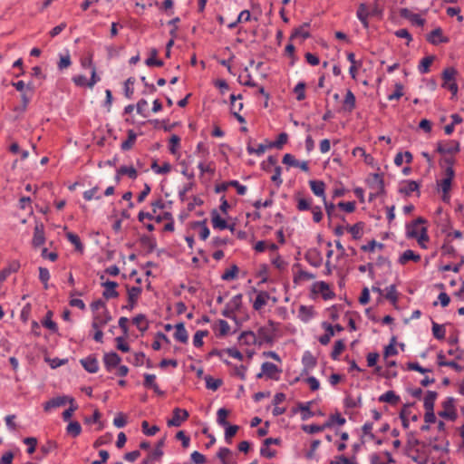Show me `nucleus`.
<instances>
[{
    "label": "nucleus",
    "instance_id": "1",
    "mask_svg": "<svg viewBox=\"0 0 464 464\" xmlns=\"http://www.w3.org/2000/svg\"><path fill=\"white\" fill-rule=\"evenodd\" d=\"M268 324L270 327L262 326L257 330L256 337H257V343L256 344H263V343H269L272 344L275 340V334L276 331V323L272 320L268 321Z\"/></svg>",
    "mask_w": 464,
    "mask_h": 464
},
{
    "label": "nucleus",
    "instance_id": "2",
    "mask_svg": "<svg viewBox=\"0 0 464 464\" xmlns=\"http://www.w3.org/2000/svg\"><path fill=\"white\" fill-rule=\"evenodd\" d=\"M282 370L279 369L275 363L265 362L261 365V372L256 374L257 379L266 376L267 379L277 381Z\"/></svg>",
    "mask_w": 464,
    "mask_h": 464
},
{
    "label": "nucleus",
    "instance_id": "3",
    "mask_svg": "<svg viewBox=\"0 0 464 464\" xmlns=\"http://www.w3.org/2000/svg\"><path fill=\"white\" fill-rule=\"evenodd\" d=\"M189 417V413L185 409L174 408L172 411V418L168 420L167 425L169 427H179L183 421H186Z\"/></svg>",
    "mask_w": 464,
    "mask_h": 464
},
{
    "label": "nucleus",
    "instance_id": "4",
    "mask_svg": "<svg viewBox=\"0 0 464 464\" xmlns=\"http://www.w3.org/2000/svg\"><path fill=\"white\" fill-rule=\"evenodd\" d=\"M454 402V398L448 397L442 403V407L444 410L439 412V416L450 420H454L457 418Z\"/></svg>",
    "mask_w": 464,
    "mask_h": 464
},
{
    "label": "nucleus",
    "instance_id": "5",
    "mask_svg": "<svg viewBox=\"0 0 464 464\" xmlns=\"http://www.w3.org/2000/svg\"><path fill=\"white\" fill-rule=\"evenodd\" d=\"M312 292L314 294L321 293L324 300H330L335 296V294L330 289L329 285L324 281L315 282L312 286Z\"/></svg>",
    "mask_w": 464,
    "mask_h": 464
},
{
    "label": "nucleus",
    "instance_id": "6",
    "mask_svg": "<svg viewBox=\"0 0 464 464\" xmlns=\"http://www.w3.org/2000/svg\"><path fill=\"white\" fill-rule=\"evenodd\" d=\"M437 152L440 154H455L460 151L459 142L457 140H450L446 144L442 141L437 143Z\"/></svg>",
    "mask_w": 464,
    "mask_h": 464
},
{
    "label": "nucleus",
    "instance_id": "7",
    "mask_svg": "<svg viewBox=\"0 0 464 464\" xmlns=\"http://www.w3.org/2000/svg\"><path fill=\"white\" fill-rule=\"evenodd\" d=\"M128 292V304L122 306V309H127L131 311L137 304L139 296L140 295L142 289L140 286H131L129 287L127 285Z\"/></svg>",
    "mask_w": 464,
    "mask_h": 464
},
{
    "label": "nucleus",
    "instance_id": "8",
    "mask_svg": "<svg viewBox=\"0 0 464 464\" xmlns=\"http://www.w3.org/2000/svg\"><path fill=\"white\" fill-rule=\"evenodd\" d=\"M164 444L165 439L163 438L157 442L155 450L142 459L141 464H154L156 460H160L163 456L162 447Z\"/></svg>",
    "mask_w": 464,
    "mask_h": 464
},
{
    "label": "nucleus",
    "instance_id": "9",
    "mask_svg": "<svg viewBox=\"0 0 464 464\" xmlns=\"http://www.w3.org/2000/svg\"><path fill=\"white\" fill-rule=\"evenodd\" d=\"M70 400H74L72 397L63 395L57 396L45 401L44 404V410L49 411L51 409L64 406L67 402L70 403Z\"/></svg>",
    "mask_w": 464,
    "mask_h": 464
},
{
    "label": "nucleus",
    "instance_id": "10",
    "mask_svg": "<svg viewBox=\"0 0 464 464\" xmlns=\"http://www.w3.org/2000/svg\"><path fill=\"white\" fill-rule=\"evenodd\" d=\"M112 320V317L107 308L102 314H96L93 316L92 327L98 329L105 326L109 322Z\"/></svg>",
    "mask_w": 464,
    "mask_h": 464
},
{
    "label": "nucleus",
    "instance_id": "11",
    "mask_svg": "<svg viewBox=\"0 0 464 464\" xmlns=\"http://www.w3.org/2000/svg\"><path fill=\"white\" fill-rule=\"evenodd\" d=\"M121 361V358L115 352L106 353L103 355V363H104L105 369L108 372H111L114 368L118 367Z\"/></svg>",
    "mask_w": 464,
    "mask_h": 464
},
{
    "label": "nucleus",
    "instance_id": "12",
    "mask_svg": "<svg viewBox=\"0 0 464 464\" xmlns=\"http://www.w3.org/2000/svg\"><path fill=\"white\" fill-rule=\"evenodd\" d=\"M304 259L314 267H319L323 263L322 255L316 248L308 249L304 255Z\"/></svg>",
    "mask_w": 464,
    "mask_h": 464
},
{
    "label": "nucleus",
    "instance_id": "13",
    "mask_svg": "<svg viewBox=\"0 0 464 464\" xmlns=\"http://www.w3.org/2000/svg\"><path fill=\"white\" fill-rule=\"evenodd\" d=\"M80 363L84 370L90 373H95L99 370V362L95 355L91 354L80 360Z\"/></svg>",
    "mask_w": 464,
    "mask_h": 464
},
{
    "label": "nucleus",
    "instance_id": "14",
    "mask_svg": "<svg viewBox=\"0 0 464 464\" xmlns=\"http://www.w3.org/2000/svg\"><path fill=\"white\" fill-rule=\"evenodd\" d=\"M45 242L44 226L43 223H36L34 229L32 244L34 247L44 245Z\"/></svg>",
    "mask_w": 464,
    "mask_h": 464
},
{
    "label": "nucleus",
    "instance_id": "15",
    "mask_svg": "<svg viewBox=\"0 0 464 464\" xmlns=\"http://www.w3.org/2000/svg\"><path fill=\"white\" fill-rule=\"evenodd\" d=\"M427 41L433 45H438L440 43H448L449 38L443 36V32L440 27H437L427 35Z\"/></svg>",
    "mask_w": 464,
    "mask_h": 464
},
{
    "label": "nucleus",
    "instance_id": "16",
    "mask_svg": "<svg viewBox=\"0 0 464 464\" xmlns=\"http://www.w3.org/2000/svg\"><path fill=\"white\" fill-rule=\"evenodd\" d=\"M357 18L360 20L365 29L369 27L368 18L371 16V12L366 4L361 3L356 12Z\"/></svg>",
    "mask_w": 464,
    "mask_h": 464
},
{
    "label": "nucleus",
    "instance_id": "17",
    "mask_svg": "<svg viewBox=\"0 0 464 464\" xmlns=\"http://www.w3.org/2000/svg\"><path fill=\"white\" fill-rule=\"evenodd\" d=\"M295 199L296 200V208L299 211H306L311 210L313 208L312 206V198H306L302 197L301 192H297L295 194Z\"/></svg>",
    "mask_w": 464,
    "mask_h": 464
},
{
    "label": "nucleus",
    "instance_id": "18",
    "mask_svg": "<svg viewBox=\"0 0 464 464\" xmlns=\"http://www.w3.org/2000/svg\"><path fill=\"white\" fill-rule=\"evenodd\" d=\"M309 185L313 193L317 196L325 198V183L323 180L313 179L309 181Z\"/></svg>",
    "mask_w": 464,
    "mask_h": 464
},
{
    "label": "nucleus",
    "instance_id": "19",
    "mask_svg": "<svg viewBox=\"0 0 464 464\" xmlns=\"http://www.w3.org/2000/svg\"><path fill=\"white\" fill-rule=\"evenodd\" d=\"M427 220L421 217L416 218L411 223L408 224L406 226L407 228V237L409 238H415L418 237L419 231L417 230V227L420 224H425Z\"/></svg>",
    "mask_w": 464,
    "mask_h": 464
},
{
    "label": "nucleus",
    "instance_id": "20",
    "mask_svg": "<svg viewBox=\"0 0 464 464\" xmlns=\"http://www.w3.org/2000/svg\"><path fill=\"white\" fill-rule=\"evenodd\" d=\"M347 60L351 63V66L349 68V73H350L351 77L353 80H355L358 69L362 66V61L355 60V54L353 53H347Z\"/></svg>",
    "mask_w": 464,
    "mask_h": 464
},
{
    "label": "nucleus",
    "instance_id": "21",
    "mask_svg": "<svg viewBox=\"0 0 464 464\" xmlns=\"http://www.w3.org/2000/svg\"><path fill=\"white\" fill-rule=\"evenodd\" d=\"M210 215L212 226L214 228L223 230L228 227L227 221L220 217L218 211L216 208L211 210Z\"/></svg>",
    "mask_w": 464,
    "mask_h": 464
},
{
    "label": "nucleus",
    "instance_id": "22",
    "mask_svg": "<svg viewBox=\"0 0 464 464\" xmlns=\"http://www.w3.org/2000/svg\"><path fill=\"white\" fill-rule=\"evenodd\" d=\"M238 341L246 345H254L257 343V337L252 331H244L238 336Z\"/></svg>",
    "mask_w": 464,
    "mask_h": 464
},
{
    "label": "nucleus",
    "instance_id": "23",
    "mask_svg": "<svg viewBox=\"0 0 464 464\" xmlns=\"http://www.w3.org/2000/svg\"><path fill=\"white\" fill-rule=\"evenodd\" d=\"M458 71L454 67H447L443 70L441 77L443 80L442 87L448 85L450 82H456V75Z\"/></svg>",
    "mask_w": 464,
    "mask_h": 464
},
{
    "label": "nucleus",
    "instance_id": "24",
    "mask_svg": "<svg viewBox=\"0 0 464 464\" xmlns=\"http://www.w3.org/2000/svg\"><path fill=\"white\" fill-rule=\"evenodd\" d=\"M53 313L51 310L47 311L41 324L52 333L56 334L58 332V325L54 321H53Z\"/></svg>",
    "mask_w": 464,
    "mask_h": 464
},
{
    "label": "nucleus",
    "instance_id": "25",
    "mask_svg": "<svg viewBox=\"0 0 464 464\" xmlns=\"http://www.w3.org/2000/svg\"><path fill=\"white\" fill-rule=\"evenodd\" d=\"M406 185L399 188V192L405 196H410L412 192H418L420 195V184L415 180H406Z\"/></svg>",
    "mask_w": 464,
    "mask_h": 464
},
{
    "label": "nucleus",
    "instance_id": "26",
    "mask_svg": "<svg viewBox=\"0 0 464 464\" xmlns=\"http://www.w3.org/2000/svg\"><path fill=\"white\" fill-rule=\"evenodd\" d=\"M378 401L380 402H387L391 405H397L401 401V397L397 395L393 391H388L382 394Z\"/></svg>",
    "mask_w": 464,
    "mask_h": 464
},
{
    "label": "nucleus",
    "instance_id": "27",
    "mask_svg": "<svg viewBox=\"0 0 464 464\" xmlns=\"http://www.w3.org/2000/svg\"><path fill=\"white\" fill-rule=\"evenodd\" d=\"M309 27H310V23H304L302 25L295 28L290 36V40H293L294 38H296L298 36L302 37L304 40L310 38L311 34H310L309 31L307 30V28H309Z\"/></svg>",
    "mask_w": 464,
    "mask_h": 464
},
{
    "label": "nucleus",
    "instance_id": "28",
    "mask_svg": "<svg viewBox=\"0 0 464 464\" xmlns=\"http://www.w3.org/2000/svg\"><path fill=\"white\" fill-rule=\"evenodd\" d=\"M420 256L414 251L408 249L405 250L399 257L398 262L401 265H405L408 261L419 262Z\"/></svg>",
    "mask_w": 464,
    "mask_h": 464
},
{
    "label": "nucleus",
    "instance_id": "29",
    "mask_svg": "<svg viewBox=\"0 0 464 464\" xmlns=\"http://www.w3.org/2000/svg\"><path fill=\"white\" fill-rule=\"evenodd\" d=\"M175 327L176 332L174 334V338L182 343H186L188 340V334L185 328L184 323H179Z\"/></svg>",
    "mask_w": 464,
    "mask_h": 464
},
{
    "label": "nucleus",
    "instance_id": "30",
    "mask_svg": "<svg viewBox=\"0 0 464 464\" xmlns=\"http://www.w3.org/2000/svg\"><path fill=\"white\" fill-rule=\"evenodd\" d=\"M345 423V418H343L339 412H336L335 414H331L329 416L328 420L324 422V427H326V429H330L334 427L335 424L343 426Z\"/></svg>",
    "mask_w": 464,
    "mask_h": 464
},
{
    "label": "nucleus",
    "instance_id": "31",
    "mask_svg": "<svg viewBox=\"0 0 464 464\" xmlns=\"http://www.w3.org/2000/svg\"><path fill=\"white\" fill-rule=\"evenodd\" d=\"M356 105L355 95L351 90H347L344 100H343V110L351 112L354 110Z\"/></svg>",
    "mask_w": 464,
    "mask_h": 464
},
{
    "label": "nucleus",
    "instance_id": "32",
    "mask_svg": "<svg viewBox=\"0 0 464 464\" xmlns=\"http://www.w3.org/2000/svg\"><path fill=\"white\" fill-rule=\"evenodd\" d=\"M326 215L330 220L333 218H341L343 221L345 220L344 217L336 212V206L333 202H327L324 200Z\"/></svg>",
    "mask_w": 464,
    "mask_h": 464
},
{
    "label": "nucleus",
    "instance_id": "33",
    "mask_svg": "<svg viewBox=\"0 0 464 464\" xmlns=\"http://www.w3.org/2000/svg\"><path fill=\"white\" fill-rule=\"evenodd\" d=\"M270 295L266 291H260L258 292L254 303H253V308L256 311L260 310L263 306L266 304L267 300L269 299Z\"/></svg>",
    "mask_w": 464,
    "mask_h": 464
},
{
    "label": "nucleus",
    "instance_id": "34",
    "mask_svg": "<svg viewBox=\"0 0 464 464\" xmlns=\"http://www.w3.org/2000/svg\"><path fill=\"white\" fill-rule=\"evenodd\" d=\"M191 227H200L199 237L201 240H206L208 237L210 231L207 226V219L193 222Z\"/></svg>",
    "mask_w": 464,
    "mask_h": 464
},
{
    "label": "nucleus",
    "instance_id": "35",
    "mask_svg": "<svg viewBox=\"0 0 464 464\" xmlns=\"http://www.w3.org/2000/svg\"><path fill=\"white\" fill-rule=\"evenodd\" d=\"M132 323L141 333L146 332L149 328V322L146 319V315L143 314H139L133 317Z\"/></svg>",
    "mask_w": 464,
    "mask_h": 464
},
{
    "label": "nucleus",
    "instance_id": "36",
    "mask_svg": "<svg viewBox=\"0 0 464 464\" xmlns=\"http://www.w3.org/2000/svg\"><path fill=\"white\" fill-rule=\"evenodd\" d=\"M435 60L434 55H428L421 59L418 65V70L420 74H425L430 72V67L432 64L433 61Z\"/></svg>",
    "mask_w": 464,
    "mask_h": 464
},
{
    "label": "nucleus",
    "instance_id": "37",
    "mask_svg": "<svg viewBox=\"0 0 464 464\" xmlns=\"http://www.w3.org/2000/svg\"><path fill=\"white\" fill-rule=\"evenodd\" d=\"M140 242L142 246H145L148 248V253H152L157 246V242H156L155 237H150V236L142 235L140 237Z\"/></svg>",
    "mask_w": 464,
    "mask_h": 464
},
{
    "label": "nucleus",
    "instance_id": "38",
    "mask_svg": "<svg viewBox=\"0 0 464 464\" xmlns=\"http://www.w3.org/2000/svg\"><path fill=\"white\" fill-rule=\"evenodd\" d=\"M363 227V222H357L353 226H347L346 229L352 234L353 238L357 240L360 239L362 236Z\"/></svg>",
    "mask_w": 464,
    "mask_h": 464
},
{
    "label": "nucleus",
    "instance_id": "39",
    "mask_svg": "<svg viewBox=\"0 0 464 464\" xmlns=\"http://www.w3.org/2000/svg\"><path fill=\"white\" fill-rule=\"evenodd\" d=\"M438 393L434 391H428L424 397L423 407L425 410H434L435 401Z\"/></svg>",
    "mask_w": 464,
    "mask_h": 464
},
{
    "label": "nucleus",
    "instance_id": "40",
    "mask_svg": "<svg viewBox=\"0 0 464 464\" xmlns=\"http://www.w3.org/2000/svg\"><path fill=\"white\" fill-rule=\"evenodd\" d=\"M383 175L380 173H372L370 175L368 179V184L371 188H375V187H380L382 189L383 187Z\"/></svg>",
    "mask_w": 464,
    "mask_h": 464
},
{
    "label": "nucleus",
    "instance_id": "41",
    "mask_svg": "<svg viewBox=\"0 0 464 464\" xmlns=\"http://www.w3.org/2000/svg\"><path fill=\"white\" fill-rule=\"evenodd\" d=\"M32 95H29L27 92H24L21 93V101L22 103L19 106H16L14 111L19 112L20 114H23L26 111L28 104L31 102Z\"/></svg>",
    "mask_w": 464,
    "mask_h": 464
},
{
    "label": "nucleus",
    "instance_id": "42",
    "mask_svg": "<svg viewBox=\"0 0 464 464\" xmlns=\"http://www.w3.org/2000/svg\"><path fill=\"white\" fill-rule=\"evenodd\" d=\"M136 139H137V135L134 132V130H128V138H127L126 140H124L121 143V149L122 150H130L133 147V145H134V143L136 141Z\"/></svg>",
    "mask_w": 464,
    "mask_h": 464
},
{
    "label": "nucleus",
    "instance_id": "43",
    "mask_svg": "<svg viewBox=\"0 0 464 464\" xmlns=\"http://www.w3.org/2000/svg\"><path fill=\"white\" fill-rule=\"evenodd\" d=\"M385 298L391 302L392 305H396L398 302V293L395 285L386 287Z\"/></svg>",
    "mask_w": 464,
    "mask_h": 464
},
{
    "label": "nucleus",
    "instance_id": "44",
    "mask_svg": "<svg viewBox=\"0 0 464 464\" xmlns=\"http://www.w3.org/2000/svg\"><path fill=\"white\" fill-rule=\"evenodd\" d=\"M344 349L345 343L343 340L335 341L333 351L331 353V358L333 360H338L341 353L344 351Z\"/></svg>",
    "mask_w": 464,
    "mask_h": 464
},
{
    "label": "nucleus",
    "instance_id": "45",
    "mask_svg": "<svg viewBox=\"0 0 464 464\" xmlns=\"http://www.w3.org/2000/svg\"><path fill=\"white\" fill-rule=\"evenodd\" d=\"M343 404L347 409L360 408L362 407V395H359L356 399L348 395L344 398Z\"/></svg>",
    "mask_w": 464,
    "mask_h": 464
},
{
    "label": "nucleus",
    "instance_id": "46",
    "mask_svg": "<svg viewBox=\"0 0 464 464\" xmlns=\"http://www.w3.org/2000/svg\"><path fill=\"white\" fill-rule=\"evenodd\" d=\"M158 54V51L155 48H152L150 50V56L145 61V63L147 66H157L161 67L163 66L164 63L161 60L156 59V56Z\"/></svg>",
    "mask_w": 464,
    "mask_h": 464
},
{
    "label": "nucleus",
    "instance_id": "47",
    "mask_svg": "<svg viewBox=\"0 0 464 464\" xmlns=\"http://www.w3.org/2000/svg\"><path fill=\"white\" fill-rule=\"evenodd\" d=\"M432 334L437 340H443L446 334L444 325L432 321Z\"/></svg>",
    "mask_w": 464,
    "mask_h": 464
},
{
    "label": "nucleus",
    "instance_id": "48",
    "mask_svg": "<svg viewBox=\"0 0 464 464\" xmlns=\"http://www.w3.org/2000/svg\"><path fill=\"white\" fill-rule=\"evenodd\" d=\"M288 135L285 132H282L277 136L276 140L271 141L267 144V147L269 149L271 148H277L281 149L283 145H285L287 142Z\"/></svg>",
    "mask_w": 464,
    "mask_h": 464
},
{
    "label": "nucleus",
    "instance_id": "49",
    "mask_svg": "<svg viewBox=\"0 0 464 464\" xmlns=\"http://www.w3.org/2000/svg\"><path fill=\"white\" fill-rule=\"evenodd\" d=\"M151 169L157 174H168L171 170V165L169 162H164L162 166H159L157 161L154 160L151 164Z\"/></svg>",
    "mask_w": 464,
    "mask_h": 464
},
{
    "label": "nucleus",
    "instance_id": "50",
    "mask_svg": "<svg viewBox=\"0 0 464 464\" xmlns=\"http://www.w3.org/2000/svg\"><path fill=\"white\" fill-rule=\"evenodd\" d=\"M313 401H307L304 403H299L298 407L300 411H302V420H307L313 416H314V413L311 411V405Z\"/></svg>",
    "mask_w": 464,
    "mask_h": 464
},
{
    "label": "nucleus",
    "instance_id": "51",
    "mask_svg": "<svg viewBox=\"0 0 464 464\" xmlns=\"http://www.w3.org/2000/svg\"><path fill=\"white\" fill-rule=\"evenodd\" d=\"M66 431L72 437L76 438L82 432V426L78 421H71L66 427Z\"/></svg>",
    "mask_w": 464,
    "mask_h": 464
},
{
    "label": "nucleus",
    "instance_id": "52",
    "mask_svg": "<svg viewBox=\"0 0 464 464\" xmlns=\"http://www.w3.org/2000/svg\"><path fill=\"white\" fill-rule=\"evenodd\" d=\"M302 362L305 368L312 369L315 367L317 361L316 358L307 351L303 355Z\"/></svg>",
    "mask_w": 464,
    "mask_h": 464
},
{
    "label": "nucleus",
    "instance_id": "53",
    "mask_svg": "<svg viewBox=\"0 0 464 464\" xmlns=\"http://www.w3.org/2000/svg\"><path fill=\"white\" fill-rule=\"evenodd\" d=\"M206 387L212 391H217L223 383L221 379H215L210 375L205 377Z\"/></svg>",
    "mask_w": 464,
    "mask_h": 464
},
{
    "label": "nucleus",
    "instance_id": "54",
    "mask_svg": "<svg viewBox=\"0 0 464 464\" xmlns=\"http://www.w3.org/2000/svg\"><path fill=\"white\" fill-rule=\"evenodd\" d=\"M228 414H229V411L225 408H221L218 411L217 421H218V425H220L221 427L228 426L229 422L227 420Z\"/></svg>",
    "mask_w": 464,
    "mask_h": 464
},
{
    "label": "nucleus",
    "instance_id": "55",
    "mask_svg": "<svg viewBox=\"0 0 464 464\" xmlns=\"http://www.w3.org/2000/svg\"><path fill=\"white\" fill-rule=\"evenodd\" d=\"M441 252H442V255L448 256L450 257H456L458 255L455 247L451 245L450 241H449L448 239H446L444 244L442 245Z\"/></svg>",
    "mask_w": 464,
    "mask_h": 464
},
{
    "label": "nucleus",
    "instance_id": "56",
    "mask_svg": "<svg viewBox=\"0 0 464 464\" xmlns=\"http://www.w3.org/2000/svg\"><path fill=\"white\" fill-rule=\"evenodd\" d=\"M325 429H326V427H324V423L322 425H317V424H309V425L304 424V425H302V430L308 434L318 433V432L324 430Z\"/></svg>",
    "mask_w": 464,
    "mask_h": 464
},
{
    "label": "nucleus",
    "instance_id": "57",
    "mask_svg": "<svg viewBox=\"0 0 464 464\" xmlns=\"http://www.w3.org/2000/svg\"><path fill=\"white\" fill-rule=\"evenodd\" d=\"M277 164V159L276 156H268L267 160L263 161L261 163V168L263 170L266 171V172H270L272 171L273 168L275 169L276 166Z\"/></svg>",
    "mask_w": 464,
    "mask_h": 464
},
{
    "label": "nucleus",
    "instance_id": "58",
    "mask_svg": "<svg viewBox=\"0 0 464 464\" xmlns=\"http://www.w3.org/2000/svg\"><path fill=\"white\" fill-rule=\"evenodd\" d=\"M305 87L306 84L304 82H299L294 88V92L296 94V100L298 102L304 101L305 99Z\"/></svg>",
    "mask_w": 464,
    "mask_h": 464
},
{
    "label": "nucleus",
    "instance_id": "59",
    "mask_svg": "<svg viewBox=\"0 0 464 464\" xmlns=\"http://www.w3.org/2000/svg\"><path fill=\"white\" fill-rule=\"evenodd\" d=\"M67 239L75 246V249L78 251H82L83 245L78 235L69 232L66 234Z\"/></svg>",
    "mask_w": 464,
    "mask_h": 464
},
{
    "label": "nucleus",
    "instance_id": "60",
    "mask_svg": "<svg viewBox=\"0 0 464 464\" xmlns=\"http://www.w3.org/2000/svg\"><path fill=\"white\" fill-rule=\"evenodd\" d=\"M395 344H396V337L392 336L391 338L390 343L387 346H385V348H384L383 355L385 358H387L389 356L396 355L398 353V351L395 348Z\"/></svg>",
    "mask_w": 464,
    "mask_h": 464
},
{
    "label": "nucleus",
    "instance_id": "61",
    "mask_svg": "<svg viewBox=\"0 0 464 464\" xmlns=\"http://www.w3.org/2000/svg\"><path fill=\"white\" fill-rule=\"evenodd\" d=\"M57 448H58L57 442L54 440H49L44 444H43L41 446L40 450L44 456H46L49 453H51L52 451H53L54 450H56Z\"/></svg>",
    "mask_w": 464,
    "mask_h": 464
},
{
    "label": "nucleus",
    "instance_id": "62",
    "mask_svg": "<svg viewBox=\"0 0 464 464\" xmlns=\"http://www.w3.org/2000/svg\"><path fill=\"white\" fill-rule=\"evenodd\" d=\"M119 174L127 175L131 179H135L138 176L137 170L133 166H121L119 169Z\"/></svg>",
    "mask_w": 464,
    "mask_h": 464
},
{
    "label": "nucleus",
    "instance_id": "63",
    "mask_svg": "<svg viewBox=\"0 0 464 464\" xmlns=\"http://www.w3.org/2000/svg\"><path fill=\"white\" fill-rule=\"evenodd\" d=\"M208 334L207 330H198L193 336V344L195 347H201L203 345V337Z\"/></svg>",
    "mask_w": 464,
    "mask_h": 464
},
{
    "label": "nucleus",
    "instance_id": "64",
    "mask_svg": "<svg viewBox=\"0 0 464 464\" xmlns=\"http://www.w3.org/2000/svg\"><path fill=\"white\" fill-rule=\"evenodd\" d=\"M238 273V267L237 265L231 266V267L227 270L222 276L221 279L224 281H230L234 280L237 277V275Z\"/></svg>",
    "mask_w": 464,
    "mask_h": 464
}]
</instances>
